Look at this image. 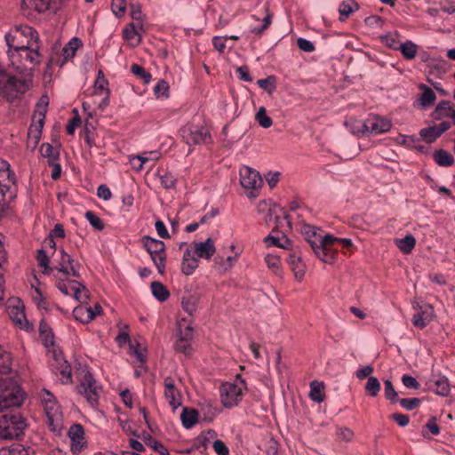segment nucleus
Listing matches in <instances>:
<instances>
[{"label":"nucleus","instance_id":"f257e3e1","mask_svg":"<svg viewBox=\"0 0 455 455\" xmlns=\"http://www.w3.org/2000/svg\"><path fill=\"white\" fill-rule=\"evenodd\" d=\"M300 232L317 258L324 263H334L338 259L339 251L333 248V243L335 242L341 243L340 238L323 235L319 228L307 223L301 224Z\"/></svg>","mask_w":455,"mask_h":455},{"label":"nucleus","instance_id":"f03ea898","mask_svg":"<svg viewBox=\"0 0 455 455\" xmlns=\"http://www.w3.org/2000/svg\"><path fill=\"white\" fill-rule=\"evenodd\" d=\"M41 42L18 51H7V56L11 66L23 77H33V71L43 61L40 52Z\"/></svg>","mask_w":455,"mask_h":455},{"label":"nucleus","instance_id":"7ed1b4c3","mask_svg":"<svg viewBox=\"0 0 455 455\" xmlns=\"http://www.w3.org/2000/svg\"><path fill=\"white\" fill-rule=\"evenodd\" d=\"M17 186L15 174L10 164L0 159V219L4 216L7 203L16 197Z\"/></svg>","mask_w":455,"mask_h":455},{"label":"nucleus","instance_id":"20e7f679","mask_svg":"<svg viewBox=\"0 0 455 455\" xmlns=\"http://www.w3.org/2000/svg\"><path fill=\"white\" fill-rule=\"evenodd\" d=\"M27 427L26 419L19 412H7L0 416V439H19Z\"/></svg>","mask_w":455,"mask_h":455},{"label":"nucleus","instance_id":"39448f33","mask_svg":"<svg viewBox=\"0 0 455 455\" xmlns=\"http://www.w3.org/2000/svg\"><path fill=\"white\" fill-rule=\"evenodd\" d=\"M23 399V394L17 382L9 378L0 379V411L20 406Z\"/></svg>","mask_w":455,"mask_h":455},{"label":"nucleus","instance_id":"423d86ee","mask_svg":"<svg viewBox=\"0 0 455 455\" xmlns=\"http://www.w3.org/2000/svg\"><path fill=\"white\" fill-rule=\"evenodd\" d=\"M31 82L32 78L23 77L20 80L7 75L4 70V74H0V94L9 101H12L27 91Z\"/></svg>","mask_w":455,"mask_h":455},{"label":"nucleus","instance_id":"0eeeda50","mask_svg":"<svg viewBox=\"0 0 455 455\" xmlns=\"http://www.w3.org/2000/svg\"><path fill=\"white\" fill-rule=\"evenodd\" d=\"M246 388V383L241 375H236L233 383L227 382L220 386V400L224 407L236 406L243 398V391Z\"/></svg>","mask_w":455,"mask_h":455},{"label":"nucleus","instance_id":"6e6552de","mask_svg":"<svg viewBox=\"0 0 455 455\" xmlns=\"http://www.w3.org/2000/svg\"><path fill=\"white\" fill-rule=\"evenodd\" d=\"M180 134L188 145L212 143V136L208 128L188 124L181 128Z\"/></svg>","mask_w":455,"mask_h":455},{"label":"nucleus","instance_id":"1a4fd4ad","mask_svg":"<svg viewBox=\"0 0 455 455\" xmlns=\"http://www.w3.org/2000/svg\"><path fill=\"white\" fill-rule=\"evenodd\" d=\"M48 105L49 99L46 95H43L36 105L33 114V124L28 130V135L33 136L36 140H39L41 137Z\"/></svg>","mask_w":455,"mask_h":455},{"label":"nucleus","instance_id":"9d476101","mask_svg":"<svg viewBox=\"0 0 455 455\" xmlns=\"http://www.w3.org/2000/svg\"><path fill=\"white\" fill-rule=\"evenodd\" d=\"M77 388L78 392L84 395L91 405L94 406L98 403L101 387L97 386L96 380L91 372L86 371L84 373Z\"/></svg>","mask_w":455,"mask_h":455},{"label":"nucleus","instance_id":"9b49d317","mask_svg":"<svg viewBox=\"0 0 455 455\" xmlns=\"http://www.w3.org/2000/svg\"><path fill=\"white\" fill-rule=\"evenodd\" d=\"M263 180L259 172L256 170L243 166L240 169V183L246 190H251L250 192L251 196H257L258 190L260 188Z\"/></svg>","mask_w":455,"mask_h":455},{"label":"nucleus","instance_id":"f8f14e48","mask_svg":"<svg viewBox=\"0 0 455 455\" xmlns=\"http://www.w3.org/2000/svg\"><path fill=\"white\" fill-rule=\"evenodd\" d=\"M357 129H366V132L371 134H379L387 132L391 128V123L379 116H373L366 119L364 122L356 123Z\"/></svg>","mask_w":455,"mask_h":455},{"label":"nucleus","instance_id":"ddd939ff","mask_svg":"<svg viewBox=\"0 0 455 455\" xmlns=\"http://www.w3.org/2000/svg\"><path fill=\"white\" fill-rule=\"evenodd\" d=\"M60 0H22L21 8L24 13L29 15L30 11L44 12L48 10H57Z\"/></svg>","mask_w":455,"mask_h":455},{"label":"nucleus","instance_id":"4468645a","mask_svg":"<svg viewBox=\"0 0 455 455\" xmlns=\"http://www.w3.org/2000/svg\"><path fill=\"white\" fill-rule=\"evenodd\" d=\"M68 435L70 438L71 451L77 454L85 447L84 427L80 424H73L68 431Z\"/></svg>","mask_w":455,"mask_h":455},{"label":"nucleus","instance_id":"2eb2a0df","mask_svg":"<svg viewBox=\"0 0 455 455\" xmlns=\"http://www.w3.org/2000/svg\"><path fill=\"white\" fill-rule=\"evenodd\" d=\"M193 339L194 329L192 326L188 325L184 330L180 331L179 339L174 345L175 350L185 355H191L193 351L191 347Z\"/></svg>","mask_w":455,"mask_h":455},{"label":"nucleus","instance_id":"dca6fc26","mask_svg":"<svg viewBox=\"0 0 455 455\" xmlns=\"http://www.w3.org/2000/svg\"><path fill=\"white\" fill-rule=\"evenodd\" d=\"M188 248H192L193 253L197 258L211 259L216 252V247L212 238L209 237L204 242H194Z\"/></svg>","mask_w":455,"mask_h":455},{"label":"nucleus","instance_id":"f3484780","mask_svg":"<svg viewBox=\"0 0 455 455\" xmlns=\"http://www.w3.org/2000/svg\"><path fill=\"white\" fill-rule=\"evenodd\" d=\"M4 38L8 47L7 51H18L30 46V44L32 43L33 44L39 43L36 42V40H32L31 38L27 40L26 38L22 37V36H20L17 30H10L8 33H6Z\"/></svg>","mask_w":455,"mask_h":455},{"label":"nucleus","instance_id":"a211bd4d","mask_svg":"<svg viewBox=\"0 0 455 455\" xmlns=\"http://www.w3.org/2000/svg\"><path fill=\"white\" fill-rule=\"evenodd\" d=\"M60 259L56 267H52L53 270L56 269L60 273L66 275H72L74 277H80V274L74 264V259L63 249L60 250Z\"/></svg>","mask_w":455,"mask_h":455},{"label":"nucleus","instance_id":"6ab92c4d","mask_svg":"<svg viewBox=\"0 0 455 455\" xmlns=\"http://www.w3.org/2000/svg\"><path fill=\"white\" fill-rule=\"evenodd\" d=\"M164 395L169 402V404L173 410L177 409L181 404V399L179 391L175 388L174 379L168 376L164 380Z\"/></svg>","mask_w":455,"mask_h":455},{"label":"nucleus","instance_id":"aec40b11","mask_svg":"<svg viewBox=\"0 0 455 455\" xmlns=\"http://www.w3.org/2000/svg\"><path fill=\"white\" fill-rule=\"evenodd\" d=\"M44 411L47 416L48 425L52 431H56L59 427V421L61 419L60 407L56 400L44 404Z\"/></svg>","mask_w":455,"mask_h":455},{"label":"nucleus","instance_id":"412c9836","mask_svg":"<svg viewBox=\"0 0 455 455\" xmlns=\"http://www.w3.org/2000/svg\"><path fill=\"white\" fill-rule=\"evenodd\" d=\"M198 258L193 253L192 248H187L184 251L181 271L186 275H190L198 267Z\"/></svg>","mask_w":455,"mask_h":455},{"label":"nucleus","instance_id":"4be33fe9","mask_svg":"<svg viewBox=\"0 0 455 455\" xmlns=\"http://www.w3.org/2000/svg\"><path fill=\"white\" fill-rule=\"evenodd\" d=\"M82 46V41L77 38L74 37L72 38L63 48L61 51V57L62 60H60V67H62L68 60L72 59L77 49Z\"/></svg>","mask_w":455,"mask_h":455},{"label":"nucleus","instance_id":"5701e85b","mask_svg":"<svg viewBox=\"0 0 455 455\" xmlns=\"http://www.w3.org/2000/svg\"><path fill=\"white\" fill-rule=\"evenodd\" d=\"M287 261L294 273L295 278L300 281L305 275V266L301 262L300 256L295 252L289 253Z\"/></svg>","mask_w":455,"mask_h":455},{"label":"nucleus","instance_id":"b1692460","mask_svg":"<svg viewBox=\"0 0 455 455\" xmlns=\"http://www.w3.org/2000/svg\"><path fill=\"white\" fill-rule=\"evenodd\" d=\"M55 363L58 365L52 364V367L56 370L55 373H60L62 378V382L65 384L72 382L71 368L68 363L62 358H55Z\"/></svg>","mask_w":455,"mask_h":455},{"label":"nucleus","instance_id":"393cba45","mask_svg":"<svg viewBox=\"0 0 455 455\" xmlns=\"http://www.w3.org/2000/svg\"><path fill=\"white\" fill-rule=\"evenodd\" d=\"M431 314L432 307L430 305H427L426 309L420 307V310L413 315L411 319L412 323L416 327L423 329L431 321Z\"/></svg>","mask_w":455,"mask_h":455},{"label":"nucleus","instance_id":"a878e982","mask_svg":"<svg viewBox=\"0 0 455 455\" xmlns=\"http://www.w3.org/2000/svg\"><path fill=\"white\" fill-rule=\"evenodd\" d=\"M73 315L77 321L86 323L96 317V313L92 307L78 306L74 308Z\"/></svg>","mask_w":455,"mask_h":455},{"label":"nucleus","instance_id":"bb28decb","mask_svg":"<svg viewBox=\"0 0 455 455\" xmlns=\"http://www.w3.org/2000/svg\"><path fill=\"white\" fill-rule=\"evenodd\" d=\"M70 283H73L71 286V295L81 303H87L89 299V291L88 289L83 285L81 283L76 280H70Z\"/></svg>","mask_w":455,"mask_h":455},{"label":"nucleus","instance_id":"cd10ccee","mask_svg":"<svg viewBox=\"0 0 455 455\" xmlns=\"http://www.w3.org/2000/svg\"><path fill=\"white\" fill-rule=\"evenodd\" d=\"M180 419L185 428H191L198 420V411L196 409L185 407L180 414Z\"/></svg>","mask_w":455,"mask_h":455},{"label":"nucleus","instance_id":"c85d7f7f","mask_svg":"<svg viewBox=\"0 0 455 455\" xmlns=\"http://www.w3.org/2000/svg\"><path fill=\"white\" fill-rule=\"evenodd\" d=\"M454 109L451 107L450 101H441L434 110L432 116L435 120H442L446 117H451Z\"/></svg>","mask_w":455,"mask_h":455},{"label":"nucleus","instance_id":"c756f323","mask_svg":"<svg viewBox=\"0 0 455 455\" xmlns=\"http://www.w3.org/2000/svg\"><path fill=\"white\" fill-rule=\"evenodd\" d=\"M217 437V433L213 429L203 431L196 438L195 445L199 448L206 449L209 443Z\"/></svg>","mask_w":455,"mask_h":455},{"label":"nucleus","instance_id":"7c9ffc66","mask_svg":"<svg viewBox=\"0 0 455 455\" xmlns=\"http://www.w3.org/2000/svg\"><path fill=\"white\" fill-rule=\"evenodd\" d=\"M435 393L440 396H448L451 391L449 379L445 376H439L433 381Z\"/></svg>","mask_w":455,"mask_h":455},{"label":"nucleus","instance_id":"2f4dec72","mask_svg":"<svg viewBox=\"0 0 455 455\" xmlns=\"http://www.w3.org/2000/svg\"><path fill=\"white\" fill-rule=\"evenodd\" d=\"M433 157L435 163L440 166L448 167L454 164V158L451 154L443 149L436 150L434 153Z\"/></svg>","mask_w":455,"mask_h":455},{"label":"nucleus","instance_id":"473e14b6","mask_svg":"<svg viewBox=\"0 0 455 455\" xmlns=\"http://www.w3.org/2000/svg\"><path fill=\"white\" fill-rule=\"evenodd\" d=\"M12 365V357L11 354L0 346V374L11 372Z\"/></svg>","mask_w":455,"mask_h":455},{"label":"nucleus","instance_id":"72a5a7b5","mask_svg":"<svg viewBox=\"0 0 455 455\" xmlns=\"http://www.w3.org/2000/svg\"><path fill=\"white\" fill-rule=\"evenodd\" d=\"M151 291L153 296L161 302H164L168 299L170 297V292L167 288L160 282H152L151 283Z\"/></svg>","mask_w":455,"mask_h":455},{"label":"nucleus","instance_id":"f704fd0d","mask_svg":"<svg viewBox=\"0 0 455 455\" xmlns=\"http://www.w3.org/2000/svg\"><path fill=\"white\" fill-rule=\"evenodd\" d=\"M419 87L422 91V94L419 99L421 106L424 108L430 106L436 99L435 93L424 84H420Z\"/></svg>","mask_w":455,"mask_h":455},{"label":"nucleus","instance_id":"c9c22d12","mask_svg":"<svg viewBox=\"0 0 455 455\" xmlns=\"http://www.w3.org/2000/svg\"><path fill=\"white\" fill-rule=\"evenodd\" d=\"M395 243L401 251L403 253H410L416 244L415 237L409 234L402 239H396Z\"/></svg>","mask_w":455,"mask_h":455},{"label":"nucleus","instance_id":"e433bc0d","mask_svg":"<svg viewBox=\"0 0 455 455\" xmlns=\"http://www.w3.org/2000/svg\"><path fill=\"white\" fill-rule=\"evenodd\" d=\"M151 259L156 267L158 272L163 275L165 271L166 253L165 251H157L148 252Z\"/></svg>","mask_w":455,"mask_h":455},{"label":"nucleus","instance_id":"4c0bfd02","mask_svg":"<svg viewBox=\"0 0 455 455\" xmlns=\"http://www.w3.org/2000/svg\"><path fill=\"white\" fill-rule=\"evenodd\" d=\"M143 245L148 252L157 251H165V245L163 241L150 237V236L143 237Z\"/></svg>","mask_w":455,"mask_h":455},{"label":"nucleus","instance_id":"58836bf2","mask_svg":"<svg viewBox=\"0 0 455 455\" xmlns=\"http://www.w3.org/2000/svg\"><path fill=\"white\" fill-rule=\"evenodd\" d=\"M12 30H17V32L27 40L31 38L32 40H36V42H40L38 32L28 25L16 26Z\"/></svg>","mask_w":455,"mask_h":455},{"label":"nucleus","instance_id":"ea45409f","mask_svg":"<svg viewBox=\"0 0 455 455\" xmlns=\"http://www.w3.org/2000/svg\"><path fill=\"white\" fill-rule=\"evenodd\" d=\"M39 333L46 347L52 346L54 344L53 332L50 326L44 320L40 322Z\"/></svg>","mask_w":455,"mask_h":455},{"label":"nucleus","instance_id":"a19ab883","mask_svg":"<svg viewBox=\"0 0 455 455\" xmlns=\"http://www.w3.org/2000/svg\"><path fill=\"white\" fill-rule=\"evenodd\" d=\"M40 154L43 157L48 158L49 161L55 162L60 157V151L54 148L50 143H43L40 147Z\"/></svg>","mask_w":455,"mask_h":455},{"label":"nucleus","instance_id":"79ce46f5","mask_svg":"<svg viewBox=\"0 0 455 455\" xmlns=\"http://www.w3.org/2000/svg\"><path fill=\"white\" fill-rule=\"evenodd\" d=\"M398 50L401 51L403 56L406 60H412L416 56L418 45L412 41L407 40L403 44H400Z\"/></svg>","mask_w":455,"mask_h":455},{"label":"nucleus","instance_id":"37998d69","mask_svg":"<svg viewBox=\"0 0 455 455\" xmlns=\"http://www.w3.org/2000/svg\"><path fill=\"white\" fill-rule=\"evenodd\" d=\"M380 388V382L376 377L368 378V380L364 387L365 392L368 395L371 397H376L379 395Z\"/></svg>","mask_w":455,"mask_h":455},{"label":"nucleus","instance_id":"c03bdc74","mask_svg":"<svg viewBox=\"0 0 455 455\" xmlns=\"http://www.w3.org/2000/svg\"><path fill=\"white\" fill-rule=\"evenodd\" d=\"M240 254L241 251H235L233 256H228L226 259H224L223 257H216L215 263L219 264L223 270L227 271L235 265Z\"/></svg>","mask_w":455,"mask_h":455},{"label":"nucleus","instance_id":"a18cd8bd","mask_svg":"<svg viewBox=\"0 0 455 455\" xmlns=\"http://www.w3.org/2000/svg\"><path fill=\"white\" fill-rule=\"evenodd\" d=\"M9 315L12 320L20 328L25 327L23 325V321H25V323H28L23 308H20L19 307H12L9 311Z\"/></svg>","mask_w":455,"mask_h":455},{"label":"nucleus","instance_id":"49530a36","mask_svg":"<svg viewBox=\"0 0 455 455\" xmlns=\"http://www.w3.org/2000/svg\"><path fill=\"white\" fill-rule=\"evenodd\" d=\"M36 260L39 267L44 268V274H51L53 271V267L49 266V257L44 250L40 249L37 251Z\"/></svg>","mask_w":455,"mask_h":455},{"label":"nucleus","instance_id":"de8ad7c7","mask_svg":"<svg viewBox=\"0 0 455 455\" xmlns=\"http://www.w3.org/2000/svg\"><path fill=\"white\" fill-rule=\"evenodd\" d=\"M323 386L316 380L310 383L309 397L312 401L321 403L323 401V395L322 394Z\"/></svg>","mask_w":455,"mask_h":455},{"label":"nucleus","instance_id":"09e8293b","mask_svg":"<svg viewBox=\"0 0 455 455\" xmlns=\"http://www.w3.org/2000/svg\"><path fill=\"white\" fill-rule=\"evenodd\" d=\"M384 394L387 400L391 403H395L398 401V393L395 391L393 383L389 379L384 381Z\"/></svg>","mask_w":455,"mask_h":455},{"label":"nucleus","instance_id":"8fccbe9b","mask_svg":"<svg viewBox=\"0 0 455 455\" xmlns=\"http://www.w3.org/2000/svg\"><path fill=\"white\" fill-rule=\"evenodd\" d=\"M108 82L106 79L103 72L100 70L97 78L94 82L95 94H103L106 93V91H109L108 88Z\"/></svg>","mask_w":455,"mask_h":455},{"label":"nucleus","instance_id":"3c124183","mask_svg":"<svg viewBox=\"0 0 455 455\" xmlns=\"http://www.w3.org/2000/svg\"><path fill=\"white\" fill-rule=\"evenodd\" d=\"M272 13L267 10V15L262 20V25L259 27H253L251 28V33L260 36L271 25L272 23Z\"/></svg>","mask_w":455,"mask_h":455},{"label":"nucleus","instance_id":"603ef678","mask_svg":"<svg viewBox=\"0 0 455 455\" xmlns=\"http://www.w3.org/2000/svg\"><path fill=\"white\" fill-rule=\"evenodd\" d=\"M197 303L198 299L194 295L184 297L181 301L183 310L189 315H193V313L196 310Z\"/></svg>","mask_w":455,"mask_h":455},{"label":"nucleus","instance_id":"864d4df0","mask_svg":"<svg viewBox=\"0 0 455 455\" xmlns=\"http://www.w3.org/2000/svg\"><path fill=\"white\" fill-rule=\"evenodd\" d=\"M265 262L267 267L275 275L281 274L280 257L274 254H267L265 257Z\"/></svg>","mask_w":455,"mask_h":455},{"label":"nucleus","instance_id":"5fc2aeb1","mask_svg":"<svg viewBox=\"0 0 455 455\" xmlns=\"http://www.w3.org/2000/svg\"><path fill=\"white\" fill-rule=\"evenodd\" d=\"M131 71L134 76L140 77L144 84H148L151 80V74L147 72L145 68L139 64H132L131 66Z\"/></svg>","mask_w":455,"mask_h":455},{"label":"nucleus","instance_id":"6e6d98bb","mask_svg":"<svg viewBox=\"0 0 455 455\" xmlns=\"http://www.w3.org/2000/svg\"><path fill=\"white\" fill-rule=\"evenodd\" d=\"M419 135L427 143H433L437 138L440 137L437 135L436 125L421 129Z\"/></svg>","mask_w":455,"mask_h":455},{"label":"nucleus","instance_id":"4d7b16f0","mask_svg":"<svg viewBox=\"0 0 455 455\" xmlns=\"http://www.w3.org/2000/svg\"><path fill=\"white\" fill-rule=\"evenodd\" d=\"M258 85L267 91L269 94L275 90L276 78L274 76H269L265 79H259L257 81Z\"/></svg>","mask_w":455,"mask_h":455},{"label":"nucleus","instance_id":"13d9d810","mask_svg":"<svg viewBox=\"0 0 455 455\" xmlns=\"http://www.w3.org/2000/svg\"><path fill=\"white\" fill-rule=\"evenodd\" d=\"M259 124L263 128H269L273 122L272 119L267 115L266 109L264 107H261L256 114L255 116Z\"/></svg>","mask_w":455,"mask_h":455},{"label":"nucleus","instance_id":"bf43d9fd","mask_svg":"<svg viewBox=\"0 0 455 455\" xmlns=\"http://www.w3.org/2000/svg\"><path fill=\"white\" fill-rule=\"evenodd\" d=\"M85 218L86 220L89 221V223L91 224V226L92 228H94L96 230H102L104 228V224H103V221L101 220V219L97 215L95 214L92 211H88L85 212Z\"/></svg>","mask_w":455,"mask_h":455},{"label":"nucleus","instance_id":"052dcab7","mask_svg":"<svg viewBox=\"0 0 455 455\" xmlns=\"http://www.w3.org/2000/svg\"><path fill=\"white\" fill-rule=\"evenodd\" d=\"M397 403H400L402 408L407 411H412L416 409L421 403V400L418 397L414 398H398Z\"/></svg>","mask_w":455,"mask_h":455},{"label":"nucleus","instance_id":"680f3d73","mask_svg":"<svg viewBox=\"0 0 455 455\" xmlns=\"http://www.w3.org/2000/svg\"><path fill=\"white\" fill-rule=\"evenodd\" d=\"M111 8L117 18L123 17L126 11V0H112Z\"/></svg>","mask_w":455,"mask_h":455},{"label":"nucleus","instance_id":"e2e57ef3","mask_svg":"<svg viewBox=\"0 0 455 455\" xmlns=\"http://www.w3.org/2000/svg\"><path fill=\"white\" fill-rule=\"evenodd\" d=\"M359 4L355 0L343 1V20L347 18L353 12L358 11Z\"/></svg>","mask_w":455,"mask_h":455},{"label":"nucleus","instance_id":"0e129e2a","mask_svg":"<svg viewBox=\"0 0 455 455\" xmlns=\"http://www.w3.org/2000/svg\"><path fill=\"white\" fill-rule=\"evenodd\" d=\"M162 186L166 189L175 188L177 180L172 173H164L160 176Z\"/></svg>","mask_w":455,"mask_h":455},{"label":"nucleus","instance_id":"69168bd1","mask_svg":"<svg viewBox=\"0 0 455 455\" xmlns=\"http://www.w3.org/2000/svg\"><path fill=\"white\" fill-rule=\"evenodd\" d=\"M169 91V84L166 81L161 79L154 88L155 94L159 97H166Z\"/></svg>","mask_w":455,"mask_h":455},{"label":"nucleus","instance_id":"338daca9","mask_svg":"<svg viewBox=\"0 0 455 455\" xmlns=\"http://www.w3.org/2000/svg\"><path fill=\"white\" fill-rule=\"evenodd\" d=\"M402 382L407 388L419 389L420 387V384L414 377L407 374L402 377Z\"/></svg>","mask_w":455,"mask_h":455},{"label":"nucleus","instance_id":"774afa93","mask_svg":"<svg viewBox=\"0 0 455 455\" xmlns=\"http://www.w3.org/2000/svg\"><path fill=\"white\" fill-rule=\"evenodd\" d=\"M214 451L218 455H229V450L221 440H215L212 443Z\"/></svg>","mask_w":455,"mask_h":455}]
</instances>
